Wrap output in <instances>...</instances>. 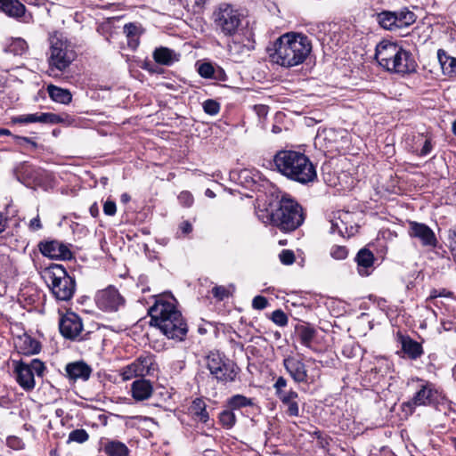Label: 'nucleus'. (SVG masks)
<instances>
[{"mask_svg": "<svg viewBox=\"0 0 456 456\" xmlns=\"http://www.w3.org/2000/svg\"><path fill=\"white\" fill-rule=\"evenodd\" d=\"M0 10L11 17H20L25 6L18 0H0Z\"/></svg>", "mask_w": 456, "mask_h": 456, "instance_id": "obj_29", "label": "nucleus"}, {"mask_svg": "<svg viewBox=\"0 0 456 456\" xmlns=\"http://www.w3.org/2000/svg\"><path fill=\"white\" fill-rule=\"evenodd\" d=\"M103 452L108 456H129L128 447L118 440H108L103 444Z\"/></svg>", "mask_w": 456, "mask_h": 456, "instance_id": "obj_27", "label": "nucleus"}, {"mask_svg": "<svg viewBox=\"0 0 456 456\" xmlns=\"http://www.w3.org/2000/svg\"><path fill=\"white\" fill-rule=\"evenodd\" d=\"M374 260V255L370 250L367 248L359 250L355 261L357 262L358 273L361 276H368L370 274Z\"/></svg>", "mask_w": 456, "mask_h": 456, "instance_id": "obj_19", "label": "nucleus"}, {"mask_svg": "<svg viewBox=\"0 0 456 456\" xmlns=\"http://www.w3.org/2000/svg\"><path fill=\"white\" fill-rule=\"evenodd\" d=\"M274 208L268 209H259L256 211V215L259 220L265 224H273L274 226V218H273V210Z\"/></svg>", "mask_w": 456, "mask_h": 456, "instance_id": "obj_46", "label": "nucleus"}, {"mask_svg": "<svg viewBox=\"0 0 456 456\" xmlns=\"http://www.w3.org/2000/svg\"><path fill=\"white\" fill-rule=\"evenodd\" d=\"M154 61L161 65L170 66L179 61L180 54L167 47H159L153 52Z\"/></svg>", "mask_w": 456, "mask_h": 456, "instance_id": "obj_23", "label": "nucleus"}, {"mask_svg": "<svg viewBox=\"0 0 456 456\" xmlns=\"http://www.w3.org/2000/svg\"><path fill=\"white\" fill-rule=\"evenodd\" d=\"M437 59L443 74L449 77H456V58L448 55L444 50L439 49Z\"/></svg>", "mask_w": 456, "mask_h": 456, "instance_id": "obj_22", "label": "nucleus"}, {"mask_svg": "<svg viewBox=\"0 0 456 456\" xmlns=\"http://www.w3.org/2000/svg\"><path fill=\"white\" fill-rule=\"evenodd\" d=\"M43 278L53 297L60 301L70 300L76 291V281L57 264L50 265L44 271Z\"/></svg>", "mask_w": 456, "mask_h": 456, "instance_id": "obj_5", "label": "nucleus"}, {"mask_svg": "<svg viewBox=\"0 0 456 456\" xmlns=\"http://www.w3.org/2000/svg\"><path fill=\"white\" fill-rule=\"evenodd\" d=\"M39 113L33 114H26L20 115L17 117H13L12 118V123H20V124H28V123H37L39 122Z\"/></svg>", "mask_w": 456, "mask_h": 456, "instance_id": "obj_41", "label": "nucleus"}, {"mask_svg": "<svg viewBox=\"0 0 456 456\" xmlns=\"http://www.w3.org/2000/svg\"><path fill=\"white\" fill-rule=\"evenodd\" d=\"M274 226L284 232H291L304 222L302 208L293 200L282 197L276 208L273 210Z\"/></svg>", "mask_w": 456, "mask_h": 456, "instance_id": "obj_7", "label": "nucleus"}, {"mask_svg": "<svg viewBox=\"0 0 456 456\" xmlns=\"http://www.w3.org/2000/svg\"><path fill=\"white\" fill-rule=\"evenodd\" d=\"M283 366L294 382L303 384L314 382V377L308 375L306 366L302 359L289 355L283 359Z\"/></svg>", "mask_w": 456, "mask_h": 456, "instance_id": "obj_14", "label": "nucleus"}, {"mask_svg": "<svg viewBox=\"0 0 456 456\" xmlns=\"http://www.w3.org/2000/svg\"><path fill=\"white\" fill-rule=\"evenodd\" d=\"M175 298L170 294L157 297L154 305L149 309L151 323L158 327L168 338L182 341L188 328L183 315L175 306Z\"/></svg>", "mask_w": 456, "mask_h": 456, "instance_id": "obj_1", "label": "nucleus"}, {"mask_svg": "<svg viewBox=\"0 0 456 456\" xmlns=\"http://www.w3.org/2000/svg\"><path fill=\"white\" fill-rule=\"evenodd\" d=\"M395 13V26L397 30L408 28L416 21V15L413 12L404 7L393 12Z\"/></svg>", "mask_w": 456, "mask_h": 456, "instance_id": "obj_25", "label": "nucleus"}, {"mask_svg": "<svg viewBox=\"0 0 456 456\" xmlns=\"http://www.w3.org/2000/svg\"><path fill=\"white\" fill-rule=\"evenodd\" d=\"M312 51L309 38L297 33H286L274 43V51L270 54L273 62L291 68L302 64Z\"/></svg>", "mask_w": 456, "mask_h": 456, "instance_id": "obj_2", "label": "nucleus"}, {"mask_svg": "<svg viewBox=\"0 0 456 456\" xmlns=\"http://www.w3.org/2000/svg\"><path fill=\"white\" fill-rule=\"evenodd\" d=\"M47 93L50 98L58 103L69 104L72 100V94L69 90L53 85L47 86Z\"/></svg>", "mask_w": 456, "mask_h": 456, "instance_id": "obj_28", "label": "nucleus"}, {"mask_svg": "<svg viewBox=\"0 0 456 456\" xmlns=\"http://www.w3.org/2000/svg\"><path fill=\"white\" fill-rule=\"evenodd\" d=\"M348 251L344 246L335 245L330 248V256L336 260H344L347 257Z\"/></svg>", "mask_w": 456, "mask_h": 456, "instance_id": "obj_45", "label": "nucleus"}, {"mask_svg": "<svg viewBox=\"0 0 456 456\" xmlns=\"http://www.w3.org/2000/svg\"><path fill=\"white\" fill-rule=\"evenodd\" d=\"M214 22L225 36H233L241 24V15L229 4H221L214 12Z\"/></svg>", "mask_w": 456, "mask_h": 456, "instance_id": "obj_10", "label": "nucleus"}, {"mask_svg": "<svg viewBox=\"0 0 456 456\" xmlns=\"http://www.w3.org/2000/svg\"><path fill=\"white\" fill-rule=\"evenodd\" d=\"M15 346L18 352L24 355L37 354L41 350L40 343L28 335L19 337L15 343Z\"/></svg>", "mask_w": 456, "mask_h": 456, "instance_id": "obj_20", "label": "nucleus"}, {"mask_svg": "<svg viewBox=\"0 0 456 456\" xmlns=\"http://www.w3.org/2000/svg\"><path fill=\"white\" fill-rule=\"evenodd\" d=\"M178 200L180 204L188 208L191 207L193 203V196L191 192L184 191L179 194Z\"/></svg>", "mask_w": 456, "mask_h": 456, "instance_id": "obj_53", "label": "nucleus"}, {"mask_svg": "<svg viewBox=\"0 0 456 456\" xmlns=\"http://www.w3.org/2000/svg\"><path fill=\"white\" fill-rule=\"evenodd\" d=\"M432 397V385L428 382H426L420 386V388L415 393L408 404L413 406L426 405L431 402Z\"/></svg>", "mask_w": 456, "mask_h": 456, "instance_id": "obj_24", "label": "nucleus"}, {"mask_svg": "<svg viewBox=\"0 0 456 456\" xmlns=\"http://www.w3.org/2000/svg\"><path fill=\"white\" fill-rule=\"evenodd\" d=\"M41 227H42V224H41V222H40V219L38 216L30 220V223H29L30 230L37 231V230L41 229Z\"/></svg>", "mask_w": 456, "mask_h": 456, "instance_id": "obj_60", "label": "nucleus"}, {"mask_svg": "<svg viewBox=\"0 0 456 456\" xmlns=\"http://www.w3.org/2000/svg\"><path fill=\"white\" fill-rule=\"evenodd\" d=\"M179 229L183 234H189L192 232V225L189 221H183L179 225Z\"/></svg>", "mask_w": 456, "mask_h": 456, "instance_id": "obj_59", "label": "nucleus"}, {"mask_svg": "<svg viewBox=\"0 0 456 456\" xmlns=\"http://www.w3.org/2000/svg\"><path fill=\"white\" fill-rule=\"evenodd\" d=\"M287 386V380L283 377H279L274 384V388L276 389V395H279V392H283L282 390Z\"/></svg>", "mask_w": 456, "mask_h": 456, "instance_id": "obj_58", "label": "nucleus"}, {"mask_svg": "<svg viewBox=\"0 0 456 456\" xmlns=\"http://www.w3.org/2000/svg\"><path fill=\"white\" fill-rule=\"evenodd\" d=\"M192 414L196 417V419L202 422L207 423L209 419L208 412L206 410V403L200 398H196L192 402V405L191 407Z\"/></svg>", "mask_w": 456, "mask_h": 456, "instance_id": "obj_31", "label": "nucleus"}, {"mask_svg": "<svg viewBox=\"0 0 456 456\" xmlns=\"http://www.w3.org/2000/svg\"><path fill=\"white\" fill-rule=\"evenodd\" d=\"M13 365L16 380L26 391L35 387V375L43 377L45 370V363L38 359H33L28 363L23 361H13Z\"/></svg>", "mask_w": 456, "mask_h": 456, "instance_id": "obj_9", "label": "nucleus"}, {"mask_svg": "<svg viewBox=\"0 0 456 456\" xmlns=\"http://www.w3.org/2000/svg\"><path fill=\"white\" fill-rule=\"evenodd\" d=\"M212 294L214 297L219 301H222L224 298L229 297L230 296L229 290L224 286H215L212 289Z\"/></svg>", "mask_w": 456, "mask_h": 456, "instance_id": "obj_49", "label": "nucleus"}, {"mask_svg": "<svg viewBox=\"0 0 456 456\" xmlns=\"http://www.w3.org/2000/svg\"><path fill=\"white\" fill-rule=\"evenodd\" d=\"M14 140L16 141L17 144L22 146L23 143L29 144L33 149H36L37 147V143L33 141L31 138L24 137V136H19V135H12Z\"/></svg>", "mask_w": 456, "mask_h": 456, "instance_id": "obj_57", "label": "nucleus"}, {"mask_svg": "<svg viewBox=\"0 0 456 456\" xmlns=\"http://www.w3.org/2000/svg\"><path fill=\"white\" fill-rule=\"evenodd\" d=\"M124 33L128 41V45L135 49L139 45V37L142 34V28L135 23H128L124 26Z\"/></svg>", "mask_w": 456, "mask_h": 456, "instance_id": "obj_30", "label": "nucleus"}, {"mask_svg": "<svg viewBox=\"0 0 456 456\" xmlns=\"http://www.w3.org/2000/svg\"><path fill=\"white\" fill-rule=\"evenodd\" d=\"M206 365L211 375L221 382H232L238 374L235 363L219 352H210L207 356Z\"/></svg>", "mask_w": 456, "mask_h": 456, "instance_id": "obj_8", "label": "nucleus"}, {"mask_svg": "<svg viewBox=\"0 0 456 456\" xmlns=\"http://www.w3.org/2000/svg\"><path fill=\"white\" fill-rule=\"evenodd\" d=\"M90 214L94 216V217H96L99 214V208H98V206L96 203L93 204L91 207H90Z\"/></svg>", "mask_w": 456, "mask_h": 456, "instance_id": "obj_61", "label": "nucleus"}, {"mask_svg": "<svg viewBox=\"0 0 456 456\" xmlns=\"http://www.w3.org/2000/svg\"><path fill=\"white\" fill-rule=\"evenodd\" d=\"M447 240L452 255L456 262V226L449 230Z\"/></svg>", "mask_w": 456, "mask_h": 456, "instance_id": "obj_48", "label": "nucleus"}, {"mask_svg": "<svg viewBox=\"0 0 456 456\" xmlns=\"http://www.w3.org/2000/svg\"><path fill=\"white\" fill-rule=\"evenodd\" d=\"M129 200H130V196H129L127 193H123V194L121 195V201H122L123 203H126V202H128Z\"/></svg>", "mask_w": 456, "mask_h": 456, "instance_id": "obj_64", "label": "nucleus"}, {"mask_svg": "<svg viewBox=\"0 0 456 456\" xmlns=\"http://www.w3.org/2000/svg\"><path fill=\"white\" fill-rule=\"evenodd\" d=\"M95 302L102 311L116 312L124 305L125 299L115 287L109 286L97 292Z\"/></svg>", "mask_w": 456, "mask_h": 456, "instance_id": "obj_12", "label": "nucleus"}, {"mask_svg": "<svg viewBox=\"0 0 456 456\" xmlns=\"http://www.w3.org/2000/svg\"><path fill=\"white\" fill-rule=\"evenodd\" d=\"M59 328L63 337L69 339H75L82 332L83 324L77 314L72 312H68L60 319Z\"/></svg>", "mask_w": 456, "mask_h": 456, "instance_id": "obj_16", "label": "nucleus"}, {"mask_svg": "<svg viewBox=\"0 0 456 456\" xmlns=\"http://www.w3.org/2000/svg\"><path fill=\"white\" fill-rule=\"evenodd\" d=\"M28 49L26 41L22 38H14L11 44L7 46L6 51L15 55H21Z\"/></svg>", "mask_w": 456, "mask_h": 456, "instance_id": "obj_38", "label": "nucleus"}, {"mask_svg": "<svg viewBox=\"0 0 456 456\" xmlns=\"http://www.w3.org/2000/svg\"><path fill=\"white\" fill-rule=\"evenodd\" d=\"M89 439V434L86 429L77 428L72 430L68 436L67 444L77 443L84 444Z\"/></svg>", "mask_w": 456, "mask_h": 456, "instance_id": "obj_37", "label": "nucleus"}, {"mask_svg": "<svg viewBox=\"0 0 456 456\" xmlns=\"http://www.w3.org/2000/svg\"><path fill=\"white\" fill-rule=\"evenodd\" d=\"M157 369L154 356L151 354H143L136 358L132 363L120 370V376L123 380H130L136 377L151 375Z\"/></svg>", "mask_w": 456, "mask_h": 456, "instance_id": "obj_11", "label": "nucleus"}, {"mask_svg": "<svg viewBox=\"0 0 456 456\" xmlns=\"http://www.w3.org/2000/svg\"><path fill=\"white\" fill-rule=\"evenodd\" d=\"M437 297H439L438 290H436V289H432V290L430 291L429 297H428V299H427V300H433V299H436V298H437Z\"/></svg>", "mask_w": 456, "mask_h": 456, "instance_id": "obj_62", "label": "nucleus"}, {"mask_svg": "<svg viewBox=\"0 0 456 456\" xmlns=\"http://www.w3.org/2000/svg\"><path fill=\"white\" fill-rule=\"evenodd\" d=\"M279 259L281 264L285 265H290L295 262V254L290 249H282L279 254Z\"/></svg>", "mask_w": 456, "mask_h": 456, "instance_id": "obj_47", "label": "nucleus"}, {"mask_svg": "<svg viewBox=\"0 0 456 456\" xmlns=\"http://www.w3.org/2000/svg\"><path fill=\"white\" fill-rule=\"evenodd\" d=\"M402 350L409 358L416 360L423 354L422 346L409 337H403L401 339Z\"/></svg>", "mask_w": 456, "mask_h": 456, "instance_id": "obj_26", "label": "nucleus"}, {"mask_svg": "<svg viewBox=\"0 0 456 456\" xmlns=\"http://www.w3.org/2000/svg\"><path fill=\"white\" fill-rule=\"evenodd\" d=\"M268 305L267 299L263 296H256L252 301V306L254 309L263 310L266 308Z\"/></svg>", "mask_w": 456, "mask_h": 456, "instance_id": "obj_54", "label": "nucleus"}, {"mask_svg": "<svg viewBox=\"0 0 456 456\" xmlns=\"http://www.w3.org/2000/svg\"><path fill=\"white\" fill-rule=\"evenodd\" d=\"M5 230V222L2 213L0 212V233Z\"/></svg>", "mask_w": 456, "mask_h": 456, "instance_id": "obj_63", "label": "nucleus"}, {"mask_svg": "<svg viewBox=\"0 0 456 456\" xmlns=\"http://www.w3.org/2000/svg\"><path fill=\"white\" fill-rule=\"evenodd\" d=\"M103 212L107 216H114L117 212L116 203L112 200H106L103 204Z\"/></svg>", "mask_w": 456, "mask_h": 456, "instance_id": "obj_56", "label": "nucleus"}, {"mask_svg": "<svg viewBox=\"0 0 456 456\" xmlns=\"http://www.w3.org/2000/svg\"><path fill=\"white\" fill-rule=\"evenodd\" d=\"M66 376L73 381L89 379L92 368L83 361L69 362L65 367Z\"/></svg>", "mask_w": 456, "mask_h": 456, "instance_id": "obj_18", "label": "nucleus"}, {"mask_svg": "<svg viewBox=\"0 0 456 456\" xmlns=\"http://www.w3.org/2000/svg\"><path fill=\"white\" fill-rule=\"evenodd\" d=\"M202 107L204 111L211 116L216 115L220 110L219 103L212 99L205 101L202 104Z\"/></svg>", "mask_w": 456, "mask_h": 456, "instance_id": "obj_43", "label": "nucleus"}, {"mask_svg": "<svg viewBox=\"0 0 456 456\" xmlns=\"http://www.w3.org/2000/svg\"><path fill=\"white\" fill-rule=\"evenodd\" d=\"M271 320L280 327L286 326L289 322L287 314L281 309L273 312Z\"/></svg>", "mask_w": 456, "mask_h": 456, "instance_id": "obj_42", "label": "nucleus"}, {"mask_svg": "<svg viewBox=\"0 0 456 456\" xmlns=\"http://www.w3.org/2000/svg\"><path fill=\"white\" fill-rule=\"evenodd\" d=\"M227 405L231 410H239L248 406H252L253 402L251 398L246 397L242 395H235L228 399Z\"/></svg>", "mask_w": 456, "mask_h": 456, "instance_id": "obj_33", "label": "nucleus"}, {"mask_svg": "<svg viewBox=\"0 0 456 456\" xmlns=\"http://www.w3.org/2000/svg\"><path fill=\"white\" fill-rule=\"evenodd\" d=\"M40 252L50 258L69 260L72 258V253L69 247L58 240L40 242L38 245Z\"/></svg>", "mask_w": 456, "mask_h": 456, "instance_id": "obj_17", "label": "nucleus"}, {"mask_svg": "<svg viewBox=\"0 0 456 456\" xmlns=\"http://www.w3.org/2000/svg\"><path fill=\"white\" fill-rule=\"evenodd\" d=\"M375 58L384 69L396 73L413 72L417 66L410 52L395 43L386 40L377 45Z\"/></svg>", "mask_w": 456, "mask_h": 456, "instance_id": "obj_4", "label": "nucleus"}, {"mask_svg": "<svg viewBox=\"0 0 456 456\" xmlns=\"http://www.w3.org/2000/svg\"><path fill=\"white\" fill-rule=\"evenodd\" d=\"M198 72L204 78H214L216 70L211 63L205 62L200 65Z\"/></svg>", "mask_w": 456, "mask_h": 456, "instance_id": "obj_44", "label": "nucleus"}, {"mask_svg": "<svg viewBox=\"0 0 456 456\" xmlns=\"http://www.w3.org/2000/svg\"><path fill=\"white\" fill-rule=\"evenodd\" d=\"M219 421L224 428H231L235 425L236 416L232 410H224L219 414Z\"/></svg>", "mask_w": 456, "mask_h": 456, "instance_id": "obj_39", "label": "nucleus"}, {"mask_svg": "<svg viewBox=\"0 0 456 456\" xmlns=\"http://www.w3.org/2000/svg\"><path fill=\"white\" fill-rule=\"evenodd\" d=\"M273 163L278 172L295 182L305 184L317 178L315 167L302 152L280 151L274 155Z\"/></svg>", "mask_w": 456, "mask_h": 456, "instance_id": "obj_3", "label": "nucleus"}, {"mask_svg": "<svg viewBox=\"0 0 456 456\" xmlns=\"http://www.w3.org/2000/svg\"><path fill=\"white\" fill-rule=\"evenodd\" d=\"M49 71L65 70L75 60L76 53L68 39L59 32L53 33L49 37Z\"/></svg>", "mask_w": 456, "mask_h": 456, "instance_id": "obj_6", "label": "nucleus"}, {"mask_svg": "<svg viewBox=\"0 0 456 456\" xmlns=\"http://www.w3.org/2000/svg\"><path fill=\"white\" fill-rule=\"evenodd\" d=\"M228 51L230 56L235 61H239L240 59L248 51L244 45L236 41H232L228 45Z\"/></svg>", "mask_w": 456, "mask_h": 456, "instance_id": "obj_36", "label": "nucleus"}, {"mask_svg": "<svg viewBox=\"0 0 456 456\" xmlns=\"http://www.w3.org/2000/svg\"><path fill=\"white\" fill-rule=\"evenodd\" d=\"M297 335L300 343L306 347H310L311 343L315 336V330L308 326H300L297 329Z\"/></svg>", "mask_w": 456, "mask_h": 456, "instance_id": "obj_34", "label": "nucleus"}, {"mask_svg": "<svg viewBox=\"0 0 456 456\" xmlns=\"http://www.w3.org/2000/svg\"><path fill=\"white\" fill-rule=\"evenodd\" d=\"M181 4L191 13H201L205 8L206 0H179Z\"/></svg>", "mask_w": 456, "mask_h": 456, "instance_id": "obj_35", "label": "nucleus"}, {"mask_svg": "<svg viewBox=\"0 0 456 456\" xmlns=\"http://www.w3.org/2000/svg\"><path fill=\"white\" fill-rule=\"evenodd\" d=\"M413 139H416L417 143H422V148L419 153V156H427L432 151V143L431 140L427 136H424L422 134H419L418 135H414Z\"/></svg>", "mask_w": 456, "mask_h": 456, "instance_id": "obj_40", "label": "nucleus"}, {"mask_svg": "<svg viewBox=\"0 0 456 456\" xmlns=\"http://www.w3.org/2000/svg\"><path fill=\"white\" fill-rule=\"evenodd\" d=\"M6 444L13 450H21L24 447V443L17 436H9L6 439Z\"/></svg>", "mask_w": 456, "mask_h": 456, "instance_id": "obj_52", "label": "nucleus"}, {"mask_svg": "<svg viewBox=\"0 0 456 456\" xmlns=\"http://www.w3.org/2000/svg\"><path fill=\"white\" fill-rule=\"evenodd\" d=\"M377 21L387 30L397 31L395 26V13L391 11H383L377 14Z\"/></svg>", "mask_w": 456, "mask_h": 456, "instance_id": "obj_32", "label": "nucleus"}, {"mask_svg": "<svg viewBox=\"0 0 456 456\" xmlns=\"http://www.w3.org/2000/svg\"><path fill=\"white\" fill-rule=\"evenodd\" d=\"M284 404L288 407L287 412L289 416L297 417L299 415V408L296 400L289 401Z\"/></svg>", "mask_w": 456, "mask_h": 456, "instance_id": "obj_55", "label": "nucleus"}, {"mask_svg": "<svg viewBox=\"0 0 456 456\" xmlns=\"http://www.w3.org/2000/svg\"><path fill=\"white\" fill-rule=\"evenodd\" d=\"M153 392L151 383L146 379H137L133 382L131 387L132 396L136 401H144L149 399Z\"/></svg>", "mask_w": 456, "mask_h": 456, "instance_id": "obj_21", "label": "nucleus"}, {"mask_svg": "<svg viewBox=\"0 0 456 456\" xmlns=\"http://www.w3.org/2000/svg\"><path fill=\"white\" fill-rule=\"evenodd\" d=\"M408 234L411 238L418 240L424 248H434L438 244L434 231L423 223L409 221Z\"/></svg>", "mask_w": 456, "mask_h": 456, "instance_id": "obj_13", "label": "nucleus"}, {"mask_svg": "<svg viewBox=\"0 0 456 456\" xmlns=\"http://www.w3.org/2000/svg\"><path fill=\"white\" fill-rule=\"evenodd\" d=\"M352 214L348 211H337L332 213L330 219V232L338 233L340 237H350L354 233V227L348 225Z\"/></svg>", "mask_w": 456, "mask_h": 456, "instance_id": "obj_15", "label": "nucleus"}, {"mask_svg": "<svg viewBox=\"0 0 456 456\" xmlns=\"http://www.w3.org/2000/svg\"><path fill=\"white\" fill-rule=\"evenodd\" d=\"M282 403H286L289 401L296 400L298 397V394L293 390L279 392L277 395Z\"/></svg>", "mask_w": 456, "mask_h": 456, "instance_id": "obj_51", "label": "nucleus"}, {"mask_svg": "<svg viewBox=\"0 0 456 456\" xmlns=\"http://www.w3.org/2000/svg\"><path fill=\"white\" fill-rule=\"evenodd\" d=\"M39 123L57 124L61 121L58 115L53 113H39Z\"/></svg>", "mask_w": 456, "mask_h": 456, "instance_id": "obj_50", "label": "nucleus"}]
</instances>
